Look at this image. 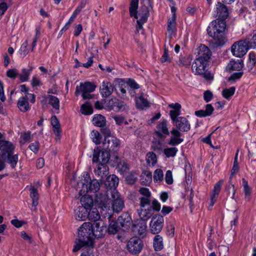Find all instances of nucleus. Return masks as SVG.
<instances>
[{
  "mask_svg": "<svg viewBox=\"0 0 256 256\" xmlns=\"http://www.w3.org/2000/svg\"><path fill=\"white\" fill-rule=\"evenodd\" d=\"M235 90L236 88L234 86H232L229 88L224 90L222 92V94L224 98L228 99L234 95Z\"/></svg>",
  "mask_w": 256,
  "mask_h": 256,
  "instance_id": "obj_52",
  "label": "nucleus"
},
{
  "mask_svg": "<svg viewBox=\"0 0 256 256\" xmlns=\"http://www.w3.org/2000/svg\"><path fill=\"white\" fill-rule=\"evenodd\" d=\"M178 152L176 147L168 148L164 150V153L167 158L174 157Z\"/></svg>",
  "mask_w": 256,
  "mask_h": 256,
  "instance_id": "obj_48",
  "label": "nucleus"
},
{
  "mask_svg": "<svg viewBox=\"0 0 256 256\" xmlns=\"http://www.w3.org/2000/svg\"><path fill=\"white\" fill-rule=\"evenodd\" d=\"M11 224L17 228L22 227L24 224H26L25 221L19 220L18 219L12 220H11Z\"/></svg>",
  "mask_w": 256,
  "mask_h": 256,
  "instance_id": "obj_62",
  "label": "nucleus"
},
{
  "mask_svg": "<svg viewBox=\"0 0 256 256\" xmlns=\"http://www.w3.org/2000/svg\"><path fill=\"white\" fill-rule=\"evenodd\" d=\"M165 180H166V182L168 184H172L173 178H172V172H171V170H168L166 171V174Z\"/></svg>",
  "mask_w": 256,
  "mask_h": 256,
  "instance_id": "obj_60",
  "label": "nucleus"
},
{
  "mask_svg": "<svg viewBox=\"0 0 256 256\" xmlns=\"http://www.w3.org/2000/svg\"><path fill=\"white\" fill-rule=\"evenodd\" d=\"M256 64V56L253 52H250L248 54V62L247 66L248 69L252 70Z\"/></svg>",
  "mask_w": 256,
  "mask_h": 256,
  "instance_id": "obj_49",
  "label": "nucleus"
},
{
  "mask_svg": "<svg viewBox=\"0 0 256 256\" xmlns=\"http://www.w3.org/2000/svg\"><path fill=\"white\" fill-rule=\"evenodd\" d=\"M148 208H142L140 206V209L138 210V216L142 222H146L149 220L153 214V210L152 207L150 206H147Z\"/></svg>",
  "mask_w": 256,
  "mask_h": 256,
  "instance_id": "obj_21",
  "label": "nucleus"
},
{
  "mask_svg": "<svg viewBox=\"0 0 256 256\" xmlns=\"http://www.w3.org/2000/svg\"><path fill=\"white\" fill-rule=\"evenodd\" d=\"M192 60V57L190 56H188L186 57H182L180 59V64L188 66L190 65Z\"/></svg>",
  "mask_w": 256,
  "mask_h": 256,
  "instance_id": "obj_56",
  "label": "nucleus"
},
{
  "mask_svg": "<svg viewBox=\"0 0 256 256\" xmlns=\"http://www.w3.org/2000/svg\"><path fill=\"white\" fill-rule=\"evenodd\" d=\"M8 164L10 165L12 168H14L18 161V154H14V152L2 158Z\"/></svg>",
  "mask_w": 256,
  "mask_h": 256,
  "instance_id": "obj_28",
  "label": "nucleus"
},
{
  "mask_svg": "<svg viewBox=\"0 0 256 256\" xmlns=\"http://www.w3.org/2000/svg\"><path fill=\"white\" fill-rule=\"evenodd\" d=\"M213 97L212 93L210 90H206L204 94V98L206 102H210Z\"/></svg>",
  "mask_w": 256,
  "mask_h": 256,
  "instance_id": "obj_63",
  "label": "nucleus"
},
{
  "mask_svg": "<svg viewBox=\"0 0 256 256\" xmlns=\"http://www.w3.org/2000/svg\"><path fill=\"white\" fill-rule=\"evenodd\" d=\"M88 210L85 208L78 207L74 211L76 218L79 220H84L86 218H88Z\"/></svg>",
  "mask_w": 256,
  "mask_h": 256,
  "instance_id": "obj_29",
  "label": "nucleus"
},
{
  "mask_svg": "<svg viewBox=\"0 0 256 256\" xmlns=\"http://www.w3.org/2000/svg\"><path fill=\"white\" fill-rule=\"evenodd\" d=\"M164 178L163 172L160 169H156L154 174V182H161Z\"/></svg>",
  "mask_w": 256,
  "mask_h": 256,
  "instance_id": "obj_54",
  "label": "nucleus"
},
{
  "mask_svg": "<svg viewBox=\"0 0 256 256\" xmlns=\"http://www.w3.org/2000/svg\"><path fill=\"white\" fill-rule=\"evenodd\" d=\"M31 84L32 87L40 86L42 84L40 78L36 76H34L31 80Z\"/></svg>",
  "mask_w": 256,
  "mask_h": 256,
  "instance_id": "obj_61",
  "label": "nucleus"
},
{
  "mask_svg": "<svg viewBox=\"0 0 256 256\" xmlns=\"http://www.w3.org/2000/svg\"><path fill=\"white\" fill-rule=\"evenodd\" d=\"M144 247L142 240L138 237L131 238L128 242L126 248L132 254H139Z\"/></svg>",
  "mask_w": 256,
  "mask_h": 256,
  "instance_id": "obj_7",
  "label": "nucleus"
},
{
  "mask_svg": "<svg viewBox=\"0 0 256 256\" xmlns=\"http://www.w3.org/2000/svg\"><path fill=\"white\" fill-rule=\"evenodd\" d=\"M50 120L51 124L53 128L54 134H55L56 136H57L58 138H59L61 130L58 120L55 116H52Z\"/></svg>",
  "mask_w": 256,
  "mask_h": 256,
  "instance_id": "obj_34",
  "label": "nucleus"
},
{
  "mask_svg": "<svg viewBox=\"0 0 256 256\" xmlns=\"http://www.w3.org/2000/svg\"><path fill=\"white\" fill-rule=\"evenodd\" d=\"M93 124L97 126L102 127L106 124L105 118L101 114H96L92 118Z\"/></svg>",
  "mask_w": 256,
  "mask_h": 256,
  "instance_id": "obj_38",
  "label": "nucleus"
},
{
  "mask_svg": "<svg viewBox=\"0 0 256 256\" xmlns=\"http://www.w3.org/2000/svg\"><path fill=\"white\" fill-rule=\"evenodd\" d=\"M147 230L146 222L138 220L135 222L133 226V231L136 234L142 236L146 234Z\"/></svg>",
  "mask_w": 256,
  "mask_h": 256,
  "instance_id": "obj_26",
  "label": "nucleus"
},
{
  "mask_svg": "<svg viewBox=\"0 0 256 256\" xmlns=\"http://www.w3.org/2000/svg\"><path fill=\"white\" fill-rule=\"evenodd\" d=\"M108 167L107 164H98L94 170L96 176L100 178L101 182L106 178L108 174Z\"/></svg>",
  "mask_w": 256,
  "mask_h": 256,
  "instance_id": "obj_19",
  "label": "nucleus"
},
{
  "mask_svg": "<svg viewBox=\"0 0 256 256\" xmlns=\"http://www.w3.org/2000/svg\"><path fill=\"white\" fill-rule=\"evenodd\" d=\"M142 182L145 185L150 184L152 181V174L150 171H146L142 174Z\"/></svg>",
  "mask_w": 256,
  "mask_h": 256,
  "instance_id": "obj_45",
  "label": "nucleus"
},
{
  "mask_svg": "<svg viewBox=\"0 0 256 256\" xmlns=\"http://www.w3.org/2000/svg\"><path fill=\"white\" fill-rule=\"evenodd\" d=\"M107 231L110 234H115L118 231V222L114 221H112L107 228Z\"/></svg>",
  "mask_w": 256,
  "mask_h": 256,
  "instance_id": "obj_51",
  "label": "nucleus"
},
{
  "mask_svg": "<svg viewBox=\"0 0 256 256\" xmlns=\"http://www.w3.org/2000/svg\"><path fill=\"white\" fill-rule=\"evenodd\" d=\"M142 6H141L138 14L137 20L146 22L149 16L150 10L152 8L150 0H143Z\"/></svg>",
  "mask_w": 256,
  "mask_h": 256,
  "instance_id": "obj_11",
  "label": "nucleus"
},
{
  "mask_svg": "<svg viewBox=\"0 0 256 256\" xmlns=\"http://www.w3.org/2000/svg\"><path fill=\"white\" fill-rule=\"evenodd\" d=\"M48 103L52 106L54 108L58 110L60 108V100L58 98L50 95L48 97Z\"/></svg>",
  "mask_w": 256,
  "mask_h": 256,
  "instance_id": "obj_46",
  "label": "nucleus"
},
{
  "mask_svg": "<svg viewBox=\"0 0 256 256\" xmlns=\"http://www.w3.org/2000/svg\"><path fill=\"white\" fill-rule=\"evenodd\" d=\"M223 182L224 180H221L215 184L212 192L210 196V206H212L216 202Z\"/></svg>",
  "mask_w": 256,
  "mask_h": 256,
  "instance_id": "obj_25",
  "label": "nucleus"
},
{
  "mask_svg": "<svg viewBox=\"0 0 256 256\" xmlns=\"http://www.w3.org/2000/svg\"><path fill=\"white\" fill-rule=\"evenodd\" d=\"M208 64V62L196 58L192 64V70L195 74H202L204 70H206Z\"/></svg>",
  "mask_w": 256,
  "mask_h": 256,
  "instance_id": "obj_18",
  "label": "nucleus"
},
{
  "mask_svg": "<svg viewBox=\"0 0 256 256\" xmlns=\"http://www.w3.org/2000/svg\"><path fill=\"white\" fill-rule=\"evenodd\" d=\"M243 74L244 73L242 70L238 71V72H234L228 78V80H236L240 79L242 76Z\"/></svg>",
  "mask_w": 256,
  "mask_h": 256,
  "instance_id": "obj_59",
  "label": "nucleus"
},
{
  "mask_svg": "<svg viewBox=\"0 0 256 256\" xmlns=\"http://www.w3.org/2000/svg\"><path fill=\"white\" fill-rule=\"evenodd\" d=\"M90 138L92 142L96 144H100L101 138L100 133L98 131L92 130L90 134Z\"/></svg>",
  "mask_w": 256,
  "mask_h": 256,
  "instance_id": "obj_53",
  "label": "nucleus"
},
{
  "mask_svg": "<svg viewBox=\"0 0 256 256\" xmlns=\"http://www.w3.org/2000/svg\"><path fill=\"white\" fill-rule=\"evenodd\" d=\"M138 6V0H131L130 6V16L138 18L137 10Z\"/></svg>",
  "mask_w": 256,
  "mask_h": 256,
  "instance_id": "obj_35",
  "label": "nucleus"
},
{
  "mask_svg": "<svg viewBox=\"0 0 256 256\" xmlns=\"http://www.w3.org/2000/svg\"><path fill=\"white\" fill-rule=\"evenodd\" d=\"M110 158V152L102 148L100 150L98 147L94 149L93 154L92 162H100L98 164H107Z\"/></svg>",
  "mask_w": 256,
  "mask_h": 256,
  "instance_id": "obj_6",
  "label": "nucleus"
},
{
  "mask_svg": "<svg viewBox=\"0 0 256 256\" xmlns=\"http://www.w3.org/2000/svg\"><path fill=\"white\" fill-rule=\"evenodd\" d=\"M170 132L172 136L168 143L169 144L172 146H177L184 141V139L180 138L182 134L178 129L173 128Z\"/></svg>",
  "mask_w": 256,
  "mask_h": 256,
  "instance_id": "obj_23",
  "label": "nucleus"
},
{
  "mask_svg": "<svg viewBox=\"0 0 256 256\" xmlns=\"http://www.w3.org/2000/svg\"><path fill=\"white\" fill-rule=\"evenodd\" d=\"M80 110L82 113L85 115L91 114L93 112L92 107L88 104H82Z\"/></svg>",
  "mask_w": 256,
  "mask_h": 256,
  "instance_id": "obj_55",
  "label": "nucleus"
},
{
  "mask_svg": "<svg viewBox=\"0 0 256 256\" xmlns=\"http://www.w3.org/2000/svg\"><path fill=\"white\" fill-rule=\"evenodd\" d=\"M153 244L156 251L162 250L164 248L162 238L160 235H156L154 238Z\"/></svg>",
  "mask_w": 256,
  "mask_h": 256,
  "instance_id": "obj_36",
  "label": "nucleus"
},
{
  "mask_svg": "<svg viewBox=\"0 0 256 256\" xmlns=\"http://www.w3.org/2000/svg\"><path fill=\"white\" fill-rule=\"evenodd\" d=\"M15 148V146L10 142L0 140V156L2 158L6 157V156L13 152Z\"/></svg>",
  "mask_w": 256,
  "mask_h": 256,
  "instance_id": "obj_14",
  "label": "nucleus"
},
{
  "mask_svg": "<svg viewBox=\"0 0 256 256\" xmlns=\"http://www.w3.org/2000/svg\"><path fill=\"white\" fill-rule=\"evenodd\" d=\"M139 192L142 195L140 198V205L142 208L146 207V206H150L151 203L150 199L151 192L148 188H142L139 190Z\"/></svg>",
  "mask_w": 256,
  "mask_h": 256,
  "instance_id": "obj_16",
  "label": "nucleus"
},
{
  "mask_svg": "<svg viewBox=\"0 0 256 256\" xmlns=\"http://www.w3.org/2000/svg\"><path fill=\"white\" fill-rule=\"evenodd\" d=\"M211 56L212 52L210 48L205 45L201 44L198 48V55L196 58L208 62Z\"/></svg>",
  "mask_w": 256,
  "mask_h": 256,
  "instance_id": "obj_15",
  "label": "nucleus"
},
{
  "mask_svg": "<svg viewBox=\"0 0 256 256\" xmlns=\"http://www.w3.org/2000/svg\"><path fill=\"white\" fill-rule=\"evenodd\" d=\"M90 210L88 214V219L91 221L94 222H98L100 217L98 210L95 208H92Z\"/></svg>",
  "mask_w": 256,
  "mask_h": 256,
  "instance_id": "obj_42",
  "label": "nucleus"
},
{
  "mask_svg": "<svg viewBox=\"0 0 256 256\" xmlns=\"http://www.w3.org/2000/svg\"><path fill=\"white\" fill-rule=\"evenodd\" d=\"M100 90L102 97L107 98L112 93L114 86L110 82L104 80L100 86Z\"/></svg>",
  "mask_w": 256,
  "mask_h": 256,
  "instance_id": "obj_24",
  "label": "nucleus"
},
{
  "mask_svg": "<svg viewBox=\"0 0 256 256\" xmlns=\"http://www.w3.org/2000/svg\"><path fill=\"white\" fill-rule=\"evenodd\" d=\"M32 70V68L30 69L22 68L21 73L18 74V76L22 82H27L29 79V76Z\"/></svg>",
  "mask_w": 256,
  "mask_h": 256,
  "instance_id": "obj_43",
  "label": "nucleus"
},
{
  "mask_svg": "<svg viewBox=\"0 0 256 256\" xmlns=\"http://www.w3.org/2000/svg\"><path fill=\"white\" fill-rule=\"evenodd\" d=\"M93 240L92 224L90 222H85L78 229V238L75 240L73 252H76L84 246H92Z\"/></svg>",
  "mask_w": 256,
  "mask_h": 256,
  "instance_id": "obj_1",
  "label": "nucleus"
},
{
  "mask_svg": "<svg viewBox=\"0 0 256 256\" xmlns=\"http://www.w3.org/2000/svg\"><path fill=\"white\" fill-rule=\"evenodd\" d=\"M136 103L138 108L144 110L149 107L148 101L142 96H140L136 98Z\"/></svg>",
  "mask_w": 256,
  "mask_h": 256,
  "instance_id": "obj_41",
  "label": "nucleus"
},
{
  "mask_svg": "<svg viewBox=\"0 0 256 256\" xmlns=\"http://www.w3.org/2000/svg\"><path fill=\"white\" fill-rule=\"evenodd\" d=\"M28 41L26 40L21 46L19 50L20 54L24 57L29 52V48H28Z\"/></svg>",
  "mask_w": 256,
  "mask_h": 256,
  "instance_id": "obj_50",
  "label": "nucleus"
},
{
  "mask_svg": "<svg viewBox=\"0 0 256 256\" xmlns=\"http://www.w3.org/2000/svg\"><path fill=\"white\" fill-rule=\"evenodd\" d=\"M119 144L118 139L114 136L106 138L102 142L104 148L109 152L111 149L114 150L115 148L117 147Z\"/></svg>",
  "mask_w": 256,
  "mask_h": 256,
  "instance_id": "obj_20",
  "label": "nucleus"
},
{
  "mask_svg": "<svg viewBox=\"0 0 256 256\" xmlns=\"http://www.w3.org/2000/svg\"><path fill=\"white\" fill-rule=\"evenodd\" d=\"M214 110V107L211 104H207L206 106V109L196 111L195 115L198 117H206L210 116Z\"/></svg>",
  "mask_w": 256,
  "mask_h": 256,
  "instance_id": "obj_31",
  "label": "nucleus"
},
{
  "mask_svg": "<svg viewBox=\"0 0 256 256\" xmlns=\"http://www.w3.org/2000/svg\"><path fill=\"white\" fill-rule=\"evenodd\" d=\"M146 160L149 166H154L157 162L156 156L153 152H148L146 155Z\"/></svg>",
  "mask_w": 256,
  "mask_h": 256,
  "instance_id": "obj_40",
  "label": "nucleus"
},
{
  "mask_svg": "<svg viewBox=\"0 0 256 256\" xmlns=\"http://www.w3.org/2000/svg\"><path fill=\"white\" fill-rule=\"evenodd\" d=\"M243 66L244 63L242 60H232L226 66V69L230 71H241Z\"/></svg>",
  "mask_w": 256,
  "mask_h": 256,
  "instance_id": "obj_27",
  "label": "nucleus"
},
{
  "mask_svg": "<svg viewBox=\"0 0 256 256\" xmlns=\"http://www.w3.org/2000/svg\"><path fill=\"white\" fill-rule=\"evenodd\" d=\"M80 198V202L82 206V207L85 208L88 210L92 208V207L94 205V200L92 196L89 195H86V194H83Z\"/></svg>",
  "mask_w": 256,
  "mask_h": 256,
  "instance_id": "obj_30",
  "label": "nucleus"
},
{
  "mask_svg": "<svg viewBox=\"0 0 256 256\" xmlns=\"http://www.w3.org/2000/svg\"><path fill=\"white\" fill-rule=\"evenodd\" d=\"M6 76L10 78L14 79L18 76V71L16 68H12L6 72Z\"/></svg>",
  "mask_w": 256,
  "mask_h": 256,
  "instance_id": "obj_57",
  "label": "nucleus"
},
{
  "mask_svg": "<svg viewBox=\"0 0 256 256\" xmlns=\"http://www.w3.org/2000/svg\"><path fill=\"white\" fill-rule=\"evenodd\" d=\"M228 15L227 7L220 2L216 4V10L214 12V16L218 18L226 20Z\"/></svg>",
  "mask_w": 256,
  "mask_h": 256,
  "instance_id": "obj_17",
  "label": "nucleus"
},
{
  "mask_svg": "<svg viewBox=\"0 0 256 256\" xmlns=\"http://www.w3.org/2000/svg\"><path fill=\"white\" fill-rule=\"evenodd\" d=\"M100 188L99 182L95 179L91 180L90 176L86 174L82 180V189L79 192L80 195H82L87 192H96Z\"/></svg>",
  "mask_w": 256,
  "mask_h": 256,
  "instance_id": "obj_3",
  "label": "nucleus"
},
{
  "mask_svg": "<svg viewBox=\"0 0 256 256\" xmlns=\"http://www.w3.org/2000/svg\"><path fill=\"white\" fill-rule=\"evenodd\" d=\"M179 131L188 132L190 128V124L188 120L184 117H178V119L174 122Z\"/></svg>",
  "mask_w": 256,
  "mask_h": 256,
  "instance_id": "obj_22",
  "label": "nucleus"
},
{
  "mask_svg": "<svg viewBox=\"0 0 256 256\" xmlns=\"http://www.w3.org/2000/svg\"><path fill=\"white\" fill-rule=\"evenodd\" d=\"M176 28V14H173L171 18L168 22V31L170 34H172Z\"/></svg>",
  "mask_w": 256,
  "mask_h": 256,
  "instance_id": "obj_44",
  "label": "nucleus"
},
{
  "mask_svg": "<svg viewBox=\"0 0 256 256\" xmlns=\"http://www.w3.org/2000/svg\"><path fill=\"white\" fill-rule=\"evenodd\" d=\"M164 224L163 216L159 214L153 216L150 222V231L153 234L160 233L162 229Z\"/></svg>",
  "mask_w": 256,
  "mask_h": 256,
  "instance_id": "obj_8",
  "label": "nucleus"
},
{
  "mask_svg": "<svg viewBox=\"0 0 256 256\" xmlns=\"http://www.w3.org/2000/svg\"><path fill=\"white\" fill-rule=\"evenodd\" d=\"M250 48L249 40L246 39L235 42L231 47V51L234 56L240 58L246 54Z\"/></svg>",
  "mask_w": 256,
  "mask_h": 256,
  "instance_id": "obj_4",
  "label": "nucleus"
},
{
  "mask_svg": "<svg viewBox=\"0 0 256 256\" xmlns=\"http://www.w3.org/2000/svg\"><path fill=\"white\" fill-rule=\"evenodd\" d=\"M131 220V218L128 213L122 214L118 218V222L122 226H124L126 224L130 223Z\"/></svg>",
  "mask_w": 256,
  "mask_h": 256,
  "instance_id": "obj_47",
  "label": "nucleus"
},
{
  "mask_svg": "<svg viewBox=\"0 0 256 256\" xmlns=\"http://www.w3.org/2000/svg\"><path fill=\"white\" fill-rule=\"evenodd\" d=\"M172 108H174V110H170V114L172 122H175L176 121V120L178 119V116L180 114V110L181 106L179 104L176 103L175 104L174 106Z\"/></svg>",
  "mask_w": 256,
  "mask_h": 256,
  "instance_id": "obj_37",
  "label": "nucleus"
},
{
  "mask_svg": "<svg viewBox=\"0 0 256 256\" xmlns=\"http://www.w3.org/2000/svg\"><path fill=\"white\" fill-rule=\"evenodd\" d=\"M112 199V209L114 212H119L124 208V202L118 192L114 189L111 192Z\"/></svg>",
  "mask_w": 256,
  "mask_h": 256,
  "instance_id": "obj_10",
  "label": "nucleus"
},
{
  "mask_svg": "<svg viewBox=\"0 0 256 256\" xmlns=\"http://www.w3.org/2000/svg\"><path fill=\"white\" fill-rule=\"evenodd\" d=\"M96 88V86L90 82L80 83V86L76 88V94L78 95L81 94L84 99H90L92 98L90 93L93 92Z\"/></svg>",
  "mask_w": 256,
  "mask_h": 256,
  "instance_id": "obj_5",
  "label": "nucleus"
},
{
  "mask_svg": "<svg viewBox=\"0 0 256 256\" xmlns=\"http://www.w3.org/2000/svg\"><path fill=\"white\" fill-rule=\"evenodd\" d=\"M18 106L22 112H26L30 109V105L28 102L27 96L20 97L18 102Z\"/></svg>",
  "mask_w": 256,
  "mask_h": 256,
  "instance_id": "obj_32",
  "label": "nucleus"
},
{
  "mask_svg": "<svg viewBox=\"0 0 256 256\" xmlns=\"http://www.w3.org/2000/svg\"><path fill=\"white\" fill-rule=\"evenodd\" d=\"M106 184L110 188H116L118 184V178L114 174L110 175L106 177Z\"/></svg>",
  "mask_w": 256,
  "mask_h": 256,
  "instance_id": "obj_39",
  "label": "nucleus"
},
{
  "mask_svg": "<svg viewBox=\"0 0 256 256\" xmlns=\"http://www.w3.org/2000/svg\"><path fill=\"white\" fill-rule=\"evenodd\" d=\"M118 168L122 172H124L128 170V165L124 162H120L117 166Z\"/></svg>",
  "mask_w": 256,
  "mask_h": 256,
  "instance_id": "obj_64",
  "label": "nucleus"
},
{
  "mask_svg": "<svg viewBox=\"0 0 256 256\" xmlns=\"http://www.w3.org/2000/svg\"><path fill=\"white\" fill-rule=\"evenodd\" d=\"M30 196L32 200V206L34 207V210L36 209V206L38 205V200L39 198V195L37 190L34 186H31L30 188Z\"/></svg>",
  "mask_w": 256,
  "mask_h": 256,
  "instance_id": "obj_33",
  "label": "nucleus"
},
{
  "mask_svg": "<svg viewBox=\"0 0 256 256\" xmlns=\"http://www.w3.org/2000/svg\"><path fill=\"white\" fill-rule=\"evenodd\" d=\"M156 134L161 138H165L170 134L168 128V122L166 120H162L159 122L155 128Z\"/></svg>",
  "mask_w": 256,
  "mask_h": 256,
  "instance_id": "obj_13",
  "label": "nucleus"
},
{
  "mask_svg": "<svg viewBox=\"0 0 256 256\" xmlns=\"http://www.w3.org/2000/svg\"><path fill=\"white\" fill-rule=\"evenodd\" d=\"M224 20L217 18L212 21L207 28L208 35L214 38L217 46L223 45L225 42L224 33L226 22Z\"/></svg>",
  "mask_w": 256,
  "mask_h": 256,
  "instance_id": "obj_2",
  "label": "nucleus"
},
{
  "mask_svg": "<svg viewBox=\"0 0 256 256\" xmlns=\"http://www.w3.org/2000/svg\"><path fill=\"white\" fill-rule=\"evenodd\" d=\"M92 232L94 239L99 238L104 235L107 232V228L102 220H99L92 224Z\"/></svg>",
  "mask_w": 256,
  "mask_h": 256,
  "instance_id": "obj_12",
  "label": "nucleus"
},
{
  "mask_svg": "<svg viewBox=\"0 0 256 256\" xmlns=\"http://www.w3.org/2000/svg\"><path fill=\"white\" fill-rule=\"evenodd\" d=\"M28 148L34 153L36 154L40 150V143L38 142L31 143L29 145Z\"/></svg>",
  "mask_w": 256,
  "mask_h": 256,
  "instance_id": "obj_58",
  "label": "nucleus"
},
{
  "mask_svg": "<svg viewBox=\"0 0 256 256\" xmlns=\"http://www.w3.org/2000/svg\"><path fill=\"white\" fill-rule=\"evenodd\" d=\"M95 204L102 211L110 210V199L106 192L96 194Z\"/></svg>",
  "mask_w": 256,
  "mask_h": 256,
  "instance_id": "obj_9",
  "label": "nucleus"
}]
</instances>
